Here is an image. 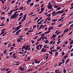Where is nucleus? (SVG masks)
I'll return each mask as SVG.
<instances>
[{"label":"nucleus","instance_id":"obj_11","mask_svg":"<svg viewBox=\"0 0 73 73\" xmlns=\"http://www.w3.org/2000/svg\"><path fill=\"white\" fill-rule=\"evenodd\" d=\"M52 14L53 16H55V14H56V11H54V12H53L52 13Z\"/></svg>","mask_w":73,"mask_h":73},{"label":"nucleus","instance_id":"obj_61","mask_svg":"<svg viewBox=\"0 0 73 73\" xmlns=\"http://www.w3.org/2000/svg\"><path fill=\"white\" fill-rule=\"evenodd\" d=\"M11 3H15V1L13 0V1H11Z\"/></svg>","mask_w":73,"mask_h":73},{"label":"nucleus","instance_id":"obj_47","mask_svg":"<svg viewBox=\"0 0 73 73\" xmlns=\"http://www.w3.org/2000/svg\"><path fill=\"white\" fill-rule=\"evenodd\" d=\"M49 53L50 54H53V53H52V52H50V51H49Z\"/></svg>","mask_w":73,"mask_h":73},{"label":"nucleus","instance_id":"obj_34","mask_svg":"<svg viewBox=\"0 0 73 73\" xmlns=\"http://www.w3.org/2000/svg\"><path fill=\"white\" fill-rule=\"evenodd\" d=\"M1 34H0V35H3L4 33V31H1Z\"/></svg>","mask_w":73,"mask_h":73},{"label":"nucleus","instance_id":"obj_24","mask_svg":"<svg viewBox=\"0 0 73 73\" xmlns=\"http://www.w3.org/2000/svg\"><path fill=\"white\" fill-rule=\"evenodd\" d=\"M26 48V47L25 46H22V49L23 50L25 49Z\"/></svg>","mask_w":73,"mask_h":73},{"label":"nucleus","instance_id":"obj_49","mask_svg":"<svg viewBox=\"0 0 73 73\" xmlns=\"http://www.w3.org/2000/svg\"><path fill=\"white\" fill-rule=\"evenodd\" d=\"M6 29H3L1 31V32H3V31H5Z\"/></svg>","mask_w":73,"mask_h":73},{"label":"nucleus","instance_id":"obj_6","mask_svg":"<svg viewBox=\"0 0 73 73\" xmlns=\"http://www.w3.org/2000/svg\"><path fill=\"white\" fill-rule=\"evenodd\" d=\"M21 32V29L19 30L17 32H16V35H18L19 34V33H20Z\"/></svg>","mask_w":73,"mask_h":73},{"label":"nucleus","instance_id":"obj_58","mask_svg":"<svg viewBox=\"0 0 73 73\" xmlns=\"http://www.w3.org/2000/svg\"><path fill=\"white\" fill-rule=\"evenodd\" d=\"M64 54H65V53H64V52H63L62 54V56H64Z\"/></svg>","mask_w":73,"mask_h":73},{"label":"nucleus","instance_id":"obj_1","mask_svg":"<svg viewBox=\"0 0 73 73\" xmlns=\"http://www.w3.org/2000/svg\"><path fill=\"white\" fill-rule=\"evenodd\" d=\"M48 5H47L48 9H53V8H52L53 6H52V5H50V2L48 3Z\"/></svg>","mask_w":73,"mask_h":73},{"label":"nucleus","instance_id":"obj_15","mask_svg":"<svg viewBox=\"0 0 73 73\" xmlns=\"http://www.w3.org/2000/svg\"><path fill=\"white\" fill-rule=\"evenodd\" d=\"M31 47V45H27L26 46V48H30Z\"/></svg>","mask_w":73,"mask_h":73},{"label":"nucleus","instance_id":"obj_59","mask_svg":"<svg viewBox=\"0 0 73 73\" xmlns=\"http://www.w3.org/2000/svg\"><path fill=\"white\" fill-rule=\"evenodd\" d=\"M59 33H60V32L59 31L56 34V35H58L59 34Z\"/></svg>","mask_w":73,"mask_h":73},{"label":"nucleus","instance_id":"obj_19","mask_svg":"<svg viewBox=\"0 0 73 73\" xmlns=\"http://www.w3.org/2000/svg\"><path fill=\"white\" fill-rule=\"evenodd\" d=\"M23 14L21 13L19 15V16H20V17H21V16H23Z\"/></svg>","mask_w":73,"mask_h":73},{"label":"nucleus","instance_id":"obj_51","mask_svg":"<svg viewBox=\"0 0 73 73\" xmlns=\"http://www.w3.org/2000/svg\"><path fill=\"white\" fill-rule=\"evenodd\" d=\"M41 40V38H40L38 39L37 40V41H40Z\"/></svg>","mask_w":73,"mask_h":73},{"label":"nucleus","instance_id":"obj_14","mask_svg":"<svg viewBox=\"0 0 73 73\" xmlns=\"http://www.w3.org/2000/svg\"><path fill=\"white\" fill-rule=\"evenodd\" d=\"M56 37V35H52V37L51 38H54V37Z\"/></svg>","mask_w":73,"mask_h":73},{"label":"nucleus","instance_id":"obj_21","mask_svg":"<svg viewBox=\"0 0 73 73\" xmlns=\"http://www.w3.org/2000/svg\"><path fill=\"white\" fill-rule=\"evenodd\" d=\"M44 8H41L40 9L41 11H42V12H43L44 11Z\"/></svg>","mask_w":73,"mask_h":73},{"label":"nucleus","instance_id":"obj_26","mask_svg":"<svg viewBox=\"0 0 73 73\" xmlns=\"http://www.w3.org/2000/svg\"><path fill=\"white\" fill-rule=\"evenodd\" d=\"M39 45L40 46V48L39 49L40 50L41 49V48H42V45L40 44H39Z\"/></svg>","mask_w":73,"mask_h":73},{"label":"nucleus","instance_id":"obj_25","mask_svg":"<svg viewBox=\"0 0 73 73\" xmlns=\"http://www.w3.org/2000/svg\"><path fill=\"white\" fill-rule=\"evenodd\" d=\"M45 44H48L49 42V41H48V40H45Z\"/></svg>","mask_w":73,"mask_h":73},{"label":"nucleus","instance_id":"obj_43","mask_svg":"<svg viewBox=\"0 0 73 73\" xmlns=\"http://www.w3.org/2000/svg\"><path fill=\"white\" fill-rule=\"evenodd\" d=\"M9 18H7L6 21H7V22H9Z\"/></svg>","mask_w":73,"mask_h":73},{"label":"nucleus","instance_id":"obj_53","mask_svg":"<svg viewBox=\"0 0 73 73\" xmlns=\"http://www.w3.org/2000/svg\"><path fill=\"white\" fill-rule=\"evenodd\" d=\"M66 15V14L65 13H64L62 14V15H61V16H65Z\"/></svg>","mask_w":73,"mask_h":73},{"label":"nucleus","instance_id":"obj_41","mask_svg":"<svg viewBox=\"0 0 73 73\" xmlns=\"http://www.w3.org/2000/svg\"><path fill=\"white\" fill-rule=\"evenodd\" d=\"M70 56H71V57H73V53H71L70 54Z\"/></svg>","mask_w":73,"mask_h":73},{"label":"nucleus","instance_id":"obj_40","mask_svg":"<svg viewBox=\"0 0 73 73\" xmlns=\"http://www.w3.org/2000/svg\"><path fill=\"white\" fill-rule=\"evenodd\" d=\"M50 29L51 30V29H52V30H53L54 29V28H53V27H49Z\"/></svg>","mask_w":73,"mask_h":73},{"label":"nucleus","instance_id":"obj_2","mask_svg":"<svg viewBox=\"0 0 73 73\" xmlns=\"http://www.w3.org/2000/svg\"><path fill=\"white\" fill-rule=\"evenodd\" d=\"M23 40V38H18L17 40V42H22V40Z\"/></svg>","mask_w":73,"mask_h":73},{"label":"nucleus","instance_id":"obj_33","mask_svg":"<svg viewBox=\"0 0 73 73\" xmlns=\"http://www.w3.org/2000/svg\"><path fill=\"white\" fill-rule=\"evenodd\" d=\"M62 64V62H60V63H59L58 65V66H60Z\"/></svg>","mask_w":73,"mask_h":73},{"label":"nucleus","instance_id":"obj_56","mask_svg":"<svg viewBox=\"0 0 73 73\" xmlns=\"http://www.w3.org/2000/svg\"><path fill=\"white\" fill-rule=\"evenodd\" d=\"M31 42H32V44H33V43L35 42V41H33V40H31Z\"/></svg>","mask_w":73,"mask_h":73},{"label":"nucleus","instance_id":"obj_63","mask_svg":"<svg viewBox=\"0 0 73 73\" xmlns=\"http://www.w3.org/2000/svg\"><path fill=\"white\" fill-rule=\"evenodd\" d=\"M30 58L28 57V58H27V60L28 61V60H30Z\"/></svg>","mask_w":73,"mask_h":73},{"label":"nucleus","instance_id":"obj_60","mask_svg":"<svg viewBox=\"0 0 73 73\" xmlns=\"http://www.w3.org/2000/svg\"><path fill=\"white\" fill-rule=\"evenodd\" d=\"M5 25L1 24L0 25V27H2L3 26H4Z\"/></svg>","mask_w":73,"mask_h":73},{"label":"nucleus","instance_id":"obj_44","mask_svg":"<svg viewBox=\"0 0 73 73\" xmlns=\"http://www.w3.org/2000/svg\"><path fill=\"white\" fill-rule=\"evenodd\" d=\"M49 16L48 17V18H49V17H50V14H48L47 15V16Z\"/></svg>","mask_w":73,"mask_h":73},{"label":"nucleus","instance_id":"obj_22","mask_svg":"<svg viewBox=\"0 0 73 73\" xmlns=\"http://www.w3.org/2000/svg\"><path fill=\"white\" fill-rule=\"evenodd\" d=\"M63 72L64 73H66V70H65V69L64 68L63 69Z\"/></svg>","mask_w":73,"mask_h":73},{"label":"nucleus","instance_id":"obj_7","mask_svg":"<svg viewBox=\"0 0 73 73\" xmlns=\"http://www.w3.org/2000/svg\"><path fill=\"white\" fill-rule=\"evenodd\" d=\"M15 17V16L14 15H13L11 16V17H10L11 19H14V18Z\"/></svg>","mask_w":73,"mask_h":73},{"label":"nucleus","instance_id":"obj_36","mask_svg":"<svg viewBox=\"0 0 73 73\" xmlns=\"http://www.w3.org/2000/svg\"><path fill=\"white\" fill-rule=\"evenodd\" d=\"M7 33H8L7 32L5 33L4 34H3L2 35V36H5V35H6L7 34Z\"/></svg>","mask_w":73,"mask_h":73},{"label":"nucleus","instance_id":"obj_30","mask_svg":"<svg viewBox=\"0 0 73 73\" xmlns=\"http://www.w3.org/2000/svg\"><path fill=\"white\" fill-rule=\"evenodd\" d=\"M60 48H61L60 47V46H58V47H57L56 48V49L57 50H58L59 49H60Z\"/></svg>","mask_w":73,"mask_h":73},{"label":"nucleus","instance_id":"obj_13","mask_svg":"<svg viewBox=\"0 0 73 73\" xmlns=\"http://www.w3.org/2000/svg\"><path fill=\"white\" fill-rule=\"evenodd\" d=\"M23 17V16H22L21 17H19V18L18 19V20L17 21H19V20H21V19Z\"/></svg>","mask_w":73,"mask_h":73},{"label":"nucleus","instance_id":"obj_38","mask_svg":"<svg viewBox=\"0 0 73 73\" xmlns=\"http://www.w3.org/2000/svg\"><path fill=\"white\" fill-rule=\"evenodd\" d=\"M4 54H6V53H7V50H5L4 51Z\"/></svg>","mask_w":73,"mask_h":73},{"label":"nucleus","instance_id":"obj_35","mask_svg":"<svg viewBox=\"0 0 73 73\" xmlns=\"http://www.w3.org/2000/svg\"><path fill=\"white\" fill-rule=\"evenodd\" d=\"M13 10H11L10 12V14L11 15V14H12V12H13Z\"/></svg>","mask_w":73,"mask_h":73},{"label":"nucleus","instance_id":"obj_54","mask_svg":"<svg viewBox=\"0 0 73 73\" xmlns=\"http://www.w3.org/2000/svg\"><path fill=\"white\" fill-rule=\"evenodd\" d=\"M22 24V22H20L19 23V25H20V24Z\"/></svg>","mask_w":73,"mask_h":73},{"label":"nucleus","instance_id":"obj_45","mask_svg":"<svg viewBox=\"0 0 73 73\" xmlns=\"http://www.w3.org/2000/svg\"><path fill=\"white\" fill-rule=\"evenodd\" d=\"M33 5H34V3H31L30 5L31 6H33Z\"/></svg>","mask_w":73,"mask_h":73},{"label":"nucleus","instance_id":"obj_18","mask_svg":"<svg viewBox=\"0 0 73 73\" xmlns=\"http://www.w3.org/2000/svg\"><path fill=\"white\" fill-rule=\"evenodd\" d=\"M68 57V55H66L64 56L63 58L64 59H65V58H66Z\"/></svg>","mask_w":73,"mask_h":73},{"label":"nucleus","instance_id":"obj_42","mask_svg":"<svg viewBox=\"0 0 73 73\" xmlns=\"http://www.w3.org/2000/svg\"><path fill=\"white\" fill-rule=\"evenodd\" d=\"M72 45H70V48H69V49H72Z\"/></svg>","mask_w":73,"mask_h":73},{"label":"nucleus","instance_id":"obj_64","mask_svg":"<svg viewBox=\"0 0 73 73\" xmlns=\"http://www.w3.org/2000/svg\"><path fill=\"white\" fill-rule=\"evenodd\" d=\"M23 7H20V9L21 10V9H23Z\"/></svg>","mask_w":73,"mask_h":73},{"label":"nucleus","instance_id":"obj_3","mask_svg":"<svg viewBox=\"0 0 73 73\" xmlns=\"http://www.w3.org/2000/svg\"><path fill=\"white\" fill-rule=\"evenodd\" d=\"M27 16V15L26 14H25L23 16V20H26Z\"/></svg>","mask_w":73,"mask_h":73},{"label":"nucleus","instance_id":"obj_5","mask_svg":"<svg viewBox=\"0 0 73 73\" xmlns=\"http://www.w3.org/2000/svg\"><path fill=\"white\" fill-rule=\"evenodd\" d=\"M64 12L63 11H58V13L59 14H61V13H63V12Z\"/></svg>","mask_w":73,"mask_h":73},{"label":"nucleus","instance_id":"obj_20","mask_svg":"<svg viewBox=\"0 0 73 73\" xmlns=\"http://www.w3.org/2000/svg\"><path fill=\"white\" fill-rule=\"evenodd\" d=\"M57 21V19H54L52 21V22H55V21Z\"/></svg>","mask_w":73,"mask_h":73},{"label":"nucleus","instance_id":"obj_23","mask_svg":"<svg viewBox=\"0 0 73 73\" xmlns=\"http://www.w3.org/2000/svg\"><path fill=\"white\" fill-rule=\"evenodd\" d=\"M33 29H32L31 30V31H30V30H29L28 31V32H27V33H31V32H33Z\"/></svg>","mask_w":73,"mask_h":73},{"label":"nucleus","instance_id":"obj_8","mask_svg":"<svg viewBox=\"0 0 73 73\" xmlns=\"http://www.w3.org/2000/svg\"><path fill=\"white\" fill-rule=\"evenodd\" d=\"M68 62H69V59L67 58V60H66L65 64H66Z\"/></svg>","mask_w":73,"mask_h":73},{"label":"nucleus","instance_id":"obj_16","mask_svg":"<svg viewBox=\"0 0 73 73\" xmlns=\"http://www.w3.org/2000/svg\"><path fill=\"white\" fill-rule=\"evenodd\" d=\"M34 62L35 63H36V64H37V63H38V60L35 59V60Z\"/></svg>","mask_w":73,"mask_h":73},{"label":"nucleus","instance_id":"obj_4","mask_svg":"<svg viewBox=\"0 0 73 73\" xmlns=\"http://www.w3.org/2000/svg\"><path fill=\"white\" fill-rule=\"evenodd\" d=\"M45 48H42V50H41V52H46V49H45Z\"/></svg>","mask_w":73,"mask_h":73},{"label":"nucleus","instance_id":"obj_46","mask_svg":"<svg viewBox=\"0 0 73 73\" xmlns=\"http://www.w3.org/2000/svg\"><path fill=\"white\" fill-rule=\"evenodd\" d=\"M62 26V24H60L59 25L58 27H61Z\"/></svg>","mask_w":73,"mask_h":73},{"label":"nucleus","instance_id":"obj_17","mask_svg":"<svg viewBox=\"0 0 73 73\" xmlns=\"http://www.w3.org/2000/svg\"><path fill=\"white\" fill-rule=\"evenodd\" d=\"M73 40H71V42H70V45H72V44H73Z\"/></svg>","mask_w":73,"mask_h":73},{"label":"nucleus","instance_id":"obj_62","mask_svg":"<svg viewBox=\"0 0 73 73\" xmlns=\"http://www.w3.org/2000/svg\"><path fill=\"white\" fill-rule=\"evenodd\" d=\"M17 29L18 30H19L20 29V28H19V26L18 27H17Z\"/></svg>","mask_w":73,"mask_h":73},{"label":"nucleus","instance_id":"obj_37","mask_svg":"<svg viewBox=\"0 0 73 73\" xmlns=\"http://www.w3.org/2000/svg\"><path fill=\"white\" fill-rule=\"evenodd\" d=\"M53 41H50V42L49 44H52L53 43Z\"/></svg>","mask_w":73,"mask_h":73},{"label":"nucleus","instance_id":"obj_50","mask_svg":"<svg viewBox=\"0 0 73 73\" xmlns=\"http://www.w3.org/2000/svg\"><path fill=\"white\" fill-rule=\"evenodd\" d=\"M22 37H24V36L23 35H22V36H19V37H20V38H23Z\"/></svg>","mask_w":73,"mask_h":73},{"label":"nucleus","instance_id":"obj_32","mask_svg":"<svg viewBox=\"0 0 73 73\" xmlns=\"http://www.w3.org/2000/svg\"><path fill=\"white\" fill-rule=\"evenodd\" d=\"M58 6L55 5L54 6V7L55 8H58Z\"/></svg>","mask_w":73,"mask_h":73},{"label":"nucleus","instance_id":"obj_28","mask_svg":"<svg viewBox=\"0 0 73 73\" xmlns=\"http://www.w3.org/2000/svg\"><path fill=\"white\" fill-rule=\"evenodd\" d=\"M39 48V45H37L36 46V49H38L39 50H40V48Z\"/></svg>","mask_w":73,"mask_h":73},{"label":"nucleus","instance_id":"obj_48","mask_svg":"<svg viewBox=\"0 0 73 73\" xmlns=\"http://www.w3.org/2000/svg\"><path fill=\"white\" fill-rule=\"evenodd\" d=\"M44 25H41L40 26V27L41 28V29H42V27H44Z\"/></svg>","mask_w":73,"mask_h":73},{"label":"nucleus","instance_id":"obj_9","mask_svg":"<svg viewBox=\"0 0 73 73\" xmlns=\"http://www.w3.org/2000/svg\"><path fill=\"white\" fill-rule=\"evenodd\" d=\"M43 22V21L41 20L38 23V25H40V24H42V22Z\"/></svg>","mask_w":73,"mask_h":73},{"label":"nucleus","instance_id":"obj_39","mask_svg":"<svg viewBox=\"0 0 73 73\" xmlns=\"http://www.w3.org/2000/svg\"><path fill=\"white\" fill-rule=\"evenodd\" d=\"M25 53V52H23L21 51H20L19 52V54H23V53Z\"/></svg>","mask_w":73,"mask_h":73},{"label":"nucleus","instance_id":"obj_29","mask_svg":"<svg viewBox=\"0 0 73 73\" xmlns=\"http://www.w3.org/2000/svg\"><path fill=\"white\" fill-rule=\"evenodd\" d=\"M58 54V52H56V53L54 55V56H56Z\"/></svg>","mask_w":73,"mask_h":73},{"label":"nucleus","instance_id":"obj_57","mask_svg":"<svg viewBox=\"0 0 73 73\" xmlns=\"http://www.w3.org/2000/svg\"><path fill=\"white\" fill-rule=\"evenodd\" d=\"M72 33V32H71L70 33L68 34V36H69V35H71Z\"/></svg>","mask_w":73,"mask_h":73},{"label":"nucleus","instance_id":"obj_31","mask_svg":"<svg viewBox=\"0 0 73 73\" xmlns=\"http://www.w3.org/2000/svg\"><path fill=\"white\" fill-rule=\"evenodd\" d=\"M60 9H61V7H58L57 9H56V10H60Z\"/></svg>","mask_w":73,"mask_h":73},{"label":"nucleus","instance_id":"obj_27","mask_svg":"<svg viewBox=\"0 0 73 73\" xmlns=\"http://www.w3.org/2000/svg\"><path fill=\"white\" fill-rule=\"evenodd\" d=\"M73 24H72V25H71L70 26V30H71V29H72V28L71 27H73Z\"/></svg>","mask_w":73,"mask_h":73},{"label":"nucleus","instance_id":"obj_55","mask_svg":"<svg viewBox=\"0 0 73 73\" xmlns=\"http://www.w3.org/2000/svg\"><path fill=\"white\" fill-rule=\"evenodd\" d=\"M25 20H24V19H22L21 20V21H22V22H23V21H24Z\"/></svg>","mask_w":73,"mask_h":73},{"label":"nucleus","instance_id":"obj_52","mask_svg":"<svg viewBox=\"0 0 73 73\" xmlns=\"http://www.w3.org/2000/svg\"><path fill=\"white\" fill-rule=\"evenodd\" d=\"M72 23H73V21H71V22H69V24H72Z\"/></svg>","mask_w":73,"mask_h":73},{"label":"nucleus","instance_id":"obj_12","mask_svg":"<svg viewBox=\"0 0 73 73\" xmlns=\"http://www.w3.org/2000/svg\"><path fill=\"white\" fill-rule=\"evenodd\" d=\"M24 69H25V68H23L22 67H21L20 68V69L21 71H23V70Z\"/></svg>","mask_w":73,"mask_h":73},{"label":"nucleus","instance_id":"obj_10","mask_svg":"<svg viewBox=\"0 0 73 73\" xmlns=\"http://www.w3.org/2000/svg\"><path fill=\"white\" fill-rule=\"evenodd\" d=\"M55 72V73H59L60 72V71L59 70H59H56Z\"/></svg>","mask_w":73,"mask_h":73}]
</instances>
